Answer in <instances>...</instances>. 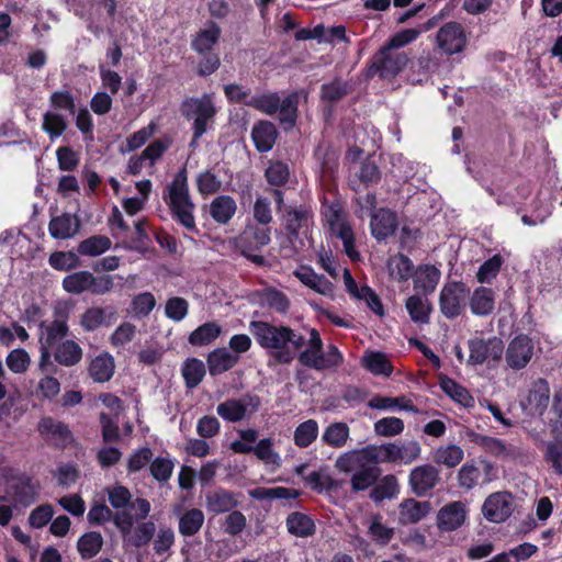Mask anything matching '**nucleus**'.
Returning a JSON list of instances; mask_svg holds the SVG:
<instances>
[{
    "instance_id": "f257e3e1",
    "label": "nucleus",
    "mask_w": 562,
    "mask_h": 562,
    "mask_svg": "<svg viewBox=\"0 0 562 562\" xmlns=\"http://www.w3.org/2000/svg\"><path fill=\"white\" fill-rule=\"evenodd\" d=\"M249 331L259 347L282 364L292 362L305 342L304 337L293 328L265 321H251Z\"/></svg>"
},
{
    "instance_id": "f03ea898",
    "label": "nucleus",
    "mask_w": 562,
    "mask_h": 562,
    "mask_svg": "<svg viewBox=\"0 0 562 562\" xmlns=\"http://www.w3.org/2000/svg\"><path fill=\"white\" fill-rule=\"evenodd\" d=\"M162 199L168 205L173 221L189 233H199L194 215L195 204L190 194L188 171L184 167L178 170L172 181L167 186Z\"/></svg>"
},
{
    "instance_id": "7ed1b4c3",
    "label": "nucleus",
    "mask_w": 562,
    "mask_h": 562,
    "mask_svg": "<svg viewBox=\"0 0 562 562\" xmlns=\"http://www.w3.org/2000/svg\"><path fill=\"white\" fill-rule=\"evenodd\" d=\"M217 111L214 93L205 92L200 97H187L182 100L180 113L188 122H191L190 147H195L200 138L213 128Z\"/></svg>"
},
{
    "instance_id": "20e7f679",
    "label": "nucleus",
    "mask_w": 562,
    "mask_h": 562,
    "mask_svg": "<svg viewBox=\"0 0 562 562\" xmlns=\"http://www.w3.org/2000/svg\"><path fill=\"white\" fill-rule=\"evenodd\" d=\"M321 213L331 235L342 241L346 255L352 261L360 260V254L355 247V234L346 218V212L341 201L336 196L329 200L324 195Z\"/></svg>"
},
{
    "instance_id": "39448f33",
    "label": "nucleus",
    "mask_w": 562,
    "mask_h": 562,
    "mask_svg": "<svg viewBox=\"0 0 562 562\" xmlns=\"http://www.w3.org/2000/svg\"><path fill=\"white\" fill-rule=\"evenodd\" d=\"M394 445L395 442L369 445L361 449L346 451L336 459L335 469L348 474L355 465H362L363 462L375 467L380 463H394Z\"/></svg>"
},
{
    "instance_id": "423d86ee",
    "label": "nucleus",
    "mask_w": 562,
    "mask_h": 562,
    "mask_svg": "<svg viewBox=\"0 0 562 562\" xmlns=\"http://www.w3.org/2000/svg\"><path fill=\"white\" fill-rule=\"evenodd\" d=\"M308 334V347L296 355L302 366L323 371L337 368L344 362V356L335 345H329L327 350L323 351L324 345L317 329L312 328Z\"/></svg>"
},
{
    "instance_id": "0eeeda50",
    "label": "nucleus",
    "mask_w": 562,
    "mask_h": 562,
    "mask_svg": "<svg viewBox=\"0 0 562 562\" xmlns=\"http://www.w3.org/2000/svg\"><path fill=\"white\" fill-rule=\"evenodd\" d=\"M136 515L130 512H115L114 526L121 533L124 547L142 548L147 546L156 533L153 521H143L136 525Z\"/></svg>"
},
{
    "instance_id": "6e6552de",
    "label": "nucleus",
    "mask_w": 562,
    "mask_h": 562,
    "mask_svg": "<svg viewBox=\"0 0 562 562\" xmlns=\"http://www.w3.org/2000/svg\"><path fill=\"white\" fill-rule=\"evenodd\" d=\"M496 479L494 464L485 458L477 457L467 460L458 471V486L471 491L477 486L490 484Z\"/></svg>"
},
{
    "instance_id": "1a4fd4ad",
    "label": "nucleus",
    "mask_w": 562,
    "mask_h": 562,
    "mask_svg": "<svg viewBox=\"0 0 562 562\" xmlns=\"http://www.w3.org/2000/svg\"><path fill=\"white\" fill-rule=\"evenodd\" d=\"M470 295L469 286L461 281H450L443 284L439 294V308L448 319L461 315Z\"/></svg>"
},
{
    "instance_id": "9d476101",
    "label": "nucleus",
    "mask_w": 562,
    "mask_h": 562,
    "mask_svg": "<svg viewBox=\"0 0 562 562\" xmlns=\"http://www.w3.org/2000/svg\"><path fill=\"white\" fill-rule=\"evenodd\" d=\"M260 405V397L248 393L240 398H231L218 404L216 413L226 422L237 423L255 414Z\"/></svg>"
},
{
    "instance_id": "9b49d317",
    "label": "nucleus",
    "mask_w": 562,
    "mask_h": 562,
    "mask_svg": "<svg viewBox=\"0 0 562 562\" xmlns=\"http://www.w3.org/2000/svg\"><path fill=\"white\" fill-rule=\"evenodd\" d=\"M383 45L372 57L370 72L384 79L394 78L406 66L408 58L404 53H393Z\"/></svg>"
},
{
    "instance_id": "f8f14e48",
    "label": "nucleus",
    "mask_w": 562,
    "mask_h": 562,
    "mask_svg": "<svg viewBox=\"0 0 562 562\" xmlns=\"http://www.w3.org/2000/svg\"><path fill=\"white\" fill-rule=\"evenodd\" d=\"M108 498L112 508L116 512H130L136 509V519H146L150 513L151 506L146 498H136L132 501V493L122 485L106 488Z\"/></svg>"
},
{
    "instance_id": "ddd939ff",
    "label": "nucleus",
    "mask_w": 562,
    "mask_h": 562,
    "mask_svg": "<svg viewBox=\"0 0 562 562\" xmlns=\"http://www.w3.org/2000/svg\"><path fill=\"white\" fill-rule=\"evenodd\" d=\"M37 431L47 445L56 448H66L75 441L69 427L50 416L41 418L37 424Z\"/></svg>"
},
{
    "instance_id": "4468645a",
    "label": "nucleus",
    "mask_w": 562,
    "mask_h": 562,
    "mask_svg": "<svg viewBox=\"0 0 562 562\" xmlns=\"http://www.w3.org/2000/svg\"><path fill=\"white\" fill-rule=\"evenodd\" d=\"M470 364L479 366L490 361L501 360L504 352V344L499 338L493 337L487 340L474 338L469 340Z\"/></svg>"
},
{
    "instance_id": "2eb2a0df",
    "label": "nucleus",
    "mask_w": 562,
    "mask_h": 562,
    "mask_svg": "<svg viewBox=\"0 0 562 562\" xmlns=\"http://www.w3.org/2000/svg\"><path fill=\"white\" fill-rule=\"evenodd\" d=\"M270 228H261L254 225L247 226L243 233L229 239V245L243 256L260 250L270 243Z\"/></svg>"
},
{
    "instance_id": "dca6fc26",
    "label": "nucleus",
    "mask_w": 562,
    "mask_h": 562,
    "mask_svg": "<svg viewBox=\"0 0 562 562\" xmlns=\"http://www.w3.org/2000/svg\"><path fill=\"white\" fill-rule=\"evenodd\" d=\"M515 509V501L508 492L491 494L483 503V516L491 522H503L508 519Z\"/></svg>"
},
{
    "instance_id": "f3484780",
    "label": "nucleus",
    "mask_w": 562,
    "mask_h": 562,
    "mask_svg": "<svg viewBox=\"0 0 562 562\" xmlns=\"http://www.w3.org/2000/svg\"><path fill=\"white\" fill-rule=\"evenodd\" d=\"M440 482L438 469L429 463L417 465L411 470L408 485L414 495L426 496Z\"/></svg>"
},
{
    "instance_id": "a211bd4d",
    "label": "nucleus",
    "mask_w": 562,
    "mask_h": 562,
    "mask_svg": "<svg viewBox=\"0 0 562 562\" xmlns=\"http://www.w3.org/2000/svg\"><path fill=\"white\" fill-rule=\"evenodd\" d=\"M438 47L448 55L462 52L467 45L463 26L459 22H448L442 25L436 35Z\"/></svg>"
},
{
    "instance_id": "6ab92c4d",
    "label": "nucleus",
    "mask_w": 562,
    "mask_h": 562,
    "mask_svg": "<svg viewBox=\"0 0 562 562\" xmlns=\"http://www.w3.org/2000/svg\"><path fill=\"white\" fill-rule=\"evenodd\" d=\"M533 355L532 340L526 335L515 337L506 349L505 360L513 370L524 369Z\"/></svg>"
},
{
    "instance_id": "aec40b11",
    "label": "nucleus",
    "mask_w": 562,
    "mask_h": 562,
    "mask_svg": "<svg viewBox=\"0 0 562 562\" xmlns=\"http://www.w3.org/2000/svg\"><path fill=\"white\" fill-rule=\"evenodd\" d=\"M38 482L26 474L13 477L9 486V493L13 502L24 507L35 503L38 496Z\"/></svg>"
},
{
    "instance_id": "412c9836",
    "label": "nucleus",
    "mask_w": 562,
    "mask_h": 562,
    "mask_svg": "<svg viewBox=\"0 0 562 562\" xmlns=\"http://www.w3.org/2000/svg\"><path fill=\"white\" fill-rule=\"evenodd\" d=\"M344 283L346 291L355 299L366 302L367 306L379 317L385 312L379 295L368 285L358 286L348 269L344 270Z\"/></svg>"
},
{
    "instance_id": "4be33fe9",
    "label": "nucleus",
    "mask_w": 562,
    "mask_h": 562,
    "mask_svg": "<svg viewBox=\"0 0 562 562\" xmlns=\"http://www.w3.org/2000/svg\"><path fill=\"white\" fill-rule=\"evenodd\" d=\"M313 214L305 206L289 207L283 215L284 227L291 239L306 236L312 223Z\"/></svg>"
},
{
    "instance_id": "5701e85b",
    "label": "nucleus",
    "mask_w": 562,
    "mask_h": 562,
    "mask_svg": "<svg viewBox=\"0 0 562 562\" xmlns=\"http://www.w3.org/2000/svg\"><path fill=\"white\" fill-rule=\"evenodd\" d=\"M467 516L468 509L464 503L460 501L448 503L437 513V527L441 531H454L465 522Z\"/></svg>"
},
{
    "instance_id": "b1692460",
    "label": "nucleus",
    "mask_w": 562,
    "mask_h": 562,
    "mask_svg": "<svg viewBox=\"0 0 562 562\" xmlns=\"http://www.w3.org/2000/svg\"><path fill=\"white\" fill-rule=\"evenodd\" d=\"M116 311L112 306H92L80 316V326L85 331H94L101 326H110L116 321Z\"/></svg>"
},
{
    "instance_id": "393cba45",
    "label": "nucleus",
    "mask_w": 562,
    "mask_h": 562,
    "mask_svg": "<svg viewBox=\"0 0 562 562\" xmlns=\"http://www.w3.org/2000/svg\"><path fill=\"white\" fill-rule=\"evenodd\" d=\"M371 233L376 240H385L392 236L397 228V216L395 212L380 209L372 214Z\"/></svg>"
},
{
    "instance_id": "a878e982",
    "label": "nucleus",
    "mask_w": 562,
    "mask_h": 562,
    "mask_svg": "<svg viewBox=\"0 0 562 562\" xmlns=\"http://www.w3.org/2000/svg\"><path fill=\"white\" fill-rule=\"evenodd\" d=\"M80 226V220L77 215L63 213L49 221L48 232L55 239H68L79 232Z\"/></svg>"
},
{
    "instance_id": "bb28decb",
    "label": "nucleus",
    "mask_w": 562,
    "mask_h": 562,
    "mask_svg": "<svg viewBox=\"0 0 562 562\" xmlns=\"http://www.w3.org/2000/svg\"><path fill=\"white\" fill-rule=\"evenodd\" d=\"M351 472L353 474L350 479V486L353 493L363 492L370 487L373 488L381 474L380 469L371 465L369 462H363L362 465H355Z\"/></svg>"
},
{
    "instance_id": "cd10ccee",
    "label": "nucleus",
    "mask_w": 562,
    "mask_h": 562,
    "mask_svg": "<svg viewBox=\"0 0 562 562\" xmlns=\"http://www.w3.org/2000/svg\"><path fill=\"white\" fill-rule=\"evenodd\" d=\"M239 361V356L234 355L227 348H216L206 358L209 373L212 376L223 374L233 369Z\"/></svg>"
},
{
    "instance_id": "c85d7f7f",
    "label": "nucleus",
    "mask_w": 562,
    "mask_h": 562,
    "mask_svg": "<svg viewBox=\"0 0 562 562\" xmlns=\"http://www.w3.org/2000/svg\"><path fill=\"white\" fill-rule=\"evenodd\" d=\"M304 285L322 295H331L333 283L322 274H317L311 267L302 266L293 273Z\"/></svg>"
},
{
    "instance_id": "c756f323",
    "label": "nucleus",
    "mask_w": 562,
    "mask_h": 562,
    "mask_svg": "<svg viewBox=\"0 0 562 562\" xmlns=\"http://www.w3.org/2000/svg\"><path fill=\"white\" fill-rule=\"evenodd\" d=\"M430 512L429 502H418L414 498L404 499L398 506V520L402 525L420 521Z\"/></svg>"
},
{
    "instance_id": "7c9ffc66",
    "label": "nucleus",
    "mask_w": 562,
    "mask_h": 562,
    "mask_svg": "<svg viewBox=\"0 0 562 562\" xmlns=\"http://www.w3.org/2000/svg\"><path fill=\"white\" fill-rule=\"evenodd\" d=\"M40 330V345L53 348L68 335L69 327L67 321L61 318L50 323H41Z\"/></svg>"
},
{
    "instance_id": "2f4dec72",
    "label": "nucleus",
    "mask_w": 562,
    "mask_h": 562,
    "mask_svg": "<svg viewBox=\"0 0 562 562\" xmlns=\"http://www.w3.org/2000/svg\"><path fill=\"white\" fill-rule=\"evenodd\" d=\"M468 299L470 310L476 316H487L494 311L495 293L490 288L479 286Z\"/></svg>"
},
{
    "instance_id": "473e14b6",
    "label": "nucleus",
    "mask_w": 562,
    "mask_h": 562,
    "mask_svg": "<svg viewBox=\"0 0 562 562\" xmlns=\"http://www.w3.org/2000/svg\"><path fill=\"white\" fill-rule=\"evenodd\" d=\"M441 272L431 265L419 266L414 273V288L424 295L431 294L439 283Z\"/></svg>"
},
{
    "instance_id": "72a5a7b5",
    "label": "nucleus",
    "mask_w": 562,
    "mask_h": 562,
    "mask_svg": "<svg viewBox=\"0 0 562 562\" xmlns=\"http://www.w3.org/2000/svg\"><path fill=\"white\" fill-rule=\"evenodd\" d=\"M278 132L276 126L268 121H261L254 125L251 138L255 147L259 153H267L272 149Z\"/></svg>"
},
{
    "instance_id": "f704fd0d",
    "label": "nucleus",
    "mask_w": 562,
    "mask_h": 562,
    "mask_svg": "<svg viewBox=\"0 0 562 562\" xmlns=\"http://www.w3.org/2000/svg\"><path fill=\"white\" fill-rule=\"evenodd\" d=\"M90 378L97 383L108 382L114 374L115 363L109 352H102L93 358L88 368Z\"/></svg>"
},
{
    "instance_id": "c9c22d12",
    "label": "nucleus",
    "mask_w": 562,
    "mask_h": 562,
    "mask_svg": "<svg viewBox=\"0 0 562 562\" xmlns=\"http://www.w3.org/2000/svg\"><path fill=\"white\" fill-rule=\"evenodd\" d=\"M236 495L225 490H216L206 495V508L214 515L228 513L237 507Z\"/></svg>"
},
{
    "instance_id": "e433bc0d",
    "label": "nucleus",
    "mask_w": 562,
    "mask_h": 562,
    "mask_svg": "<svg viewBox=\"0 0 562 562\" xmlns=\"http://www.w3.org/2000/svg\"><path fill=\"white\" fill-rule=\"evenodd\" d=\"M221 37V27L213 21L209 22L206 27L200 30L192 40L191 47L198 54L209 53Z\"/></svg>"
},
{
    "instance_id": "4c0bfd02",
    "label": "nucleus",
    "mask_w": 562,
    "mask_h": 562,
    "mask_svg": "<svg viewBox=\"0 0 562 562\" xmlns=\"http://www.w3.org/2000/svg\"><path fill=\"white\" fill-rule=\"evenodd\" d=\"M464 458L463 449L456 445H442L432 451V462L437 465H443L447 469H453L461 463Z\"/></svg>"
},
{
    "instance_id": "58836bf2",
    "label": "nucleus",
    "mask_w": 562,
    "mask_h": 562,
    "mask_svg": "<svg viewBox=\"0 0 562 562\" xmlns=\"http://www.w3.org/2000/svg\"><path fill=\"white\" fill-rule=\"evenodd\" d=\"M83 356L82 348L71 339L59 342L54 352V359L64 367L78 364Z\"/></svg>"
},
{
    "instance_id": "ea45409f",
    "label": "nucleus",
    "mask_w": 562,
    "mask_h": 562,
    "mask_svg": "<svg viewBox=\"0 0 562 562\" xmlns=\"http://www.w3.org/2000/svg\"><path fill=\"white\" fill-rule=\"evenodd\" d=\"M550 400V386L546 379L539 378L532 383L527 396L528 406L540 415L547 409Z\"/></svg>"
},
{
    "instance_id": "a19ab883",
    "label": "nucleus",
    "mask_w": 562,
    "mask_h": 562,
    "mask_svg": "<svg viewBox=\"0 0 562 562\" xmlns=\"http://www.w3.org/2000/svg\"><path fill=\"white\" fill-rule=\"evenodd\" d=\"M289 533L306 538L315 533L314 520L306 514L294 512L291 513L285 520Z\"/></svg>"
},
{
    "instance_id": "79ce46f5",
    "label": "nucleus",
    "mask_w": 562,
    "mask_h": 562,
    "mask_svg": "<svg viewBox=\"0 0 562 562\" xmlns=\"http://www.w3.org/2000/svg\"><path fill=\"white\" fill-rule=\"evenodd\" d=\"M236 203L229 195H220L210 204V214L212 218L220 224H226L236 213Z\"/></svg>"
},
{
    "instance_id": "37998d69",
    "label": "nucleus",
    "mask_w": 562,
    "mask_h": 562,
    "mask_svg": "<svg viewBox=\"0 0 562 562\" xmlns=\"http://www.w3.org/2000/svg\"><path fill=\"white\" fill-rule=\"evenodd\" d=\"M222 334V326L217 322H207L195 328L188 338L192 346H207Z\"/></svg>"
},
{
    "instance_id": "c03bdc74",
    "label": "nucleus",
    "mask_w": 562,
    "mask_h": 562,
    "mask_svg": "<svg viewBox=\"0 0 562 562\" xmlns=\"http://www.w3.org/2000/svg\"><path fill=\"white\" fill-rule=\"evenodd\" d=\"M111 245L112 241L108 236L93 235L78 244L77 252L80 256L97 257L106 252L111 248Z\"/></svg>"
},
{
    "instance_id": "a18cd8bd",
    "label": "nucleus",
    "mask_w": 562,
    "mask_h": 562,
    "mask_svg": "<svg viewBox=\"0 0 562 562\" xmlns=\"http://www.w3.org/2000/svg\"><path fill=\"white\" fill-rule=\"evenodd\" d=\"M255 456L261 460L271 471L278 470L282 464L280 454L273 449V439L263 438L254 448Z\"/></svg>"
},
{
    "instance_id": "49530a36",
    "label": "nucleus",
    "mask_w": 562,
    "mask_h": 562,
    "mask_svg": "<svg viewBox=\"0 0 562 562\" xmlns=\"http://www.w3.org/2000/svg\"><path fill=\"white\" fill-rule=\"evenodd\" d=\"M405 307L409 314L411 319L418 324H428L429 316L432 311L431 304L428 300L418 295H412L406 300Z\"/></svg>"
},
{
    "instance_id": "de8ad7c7",
    "label": "nucleus",
    "mask_w": 562,
    "mask_h": 562,
    "mask_svg": "<svg viewBox=\"0 0 562 562\" xmlns=\"http://www.w3.org/2000/svg\"><path fill=\"white\" fill-rule=\"evenodd\" d=\"M349 434L350 429L346 423H333L325 428L322 441L331 448H341L347 443Z\"/></svg>"
},
{
    "instance_id": "09e8293b",
    "label": "nucleus",
    "mask_w": 562,
    "mask_h": 562,
    "mask_svg": "<svg viewBox=\"0 0 562 562\" xmlns=\"http://www.w3.org/2000/svg\"><path fill=\"white\" fill-rule=\"evenodd\" d=\"M249 495L257 501L295 499L300 496V492L283 486L256 487L249 492Z\"/></svg>"
},
{
    "instance_id": "8fccbe9b",
    "label": "nucleus",
    "mask_w": 562,
    "mask_h": 562,
    "mask_svg": "<svg viewBox=\"0 0 562 562\" xmlns=\"http://www.w3.org/2000/svg\"><path fill=\"white\" fill-rule=\"evenodd\" d=\"M398 491L397 479L392 474H387L373 485L370 492V498L375 503H380L384 499L393 498L398 494Z\"/></svg>"
},
{
    "instance_id": "3c124183",
    "label": "nucleus",
    "mask_w": 562,
    "mask_h": 562,
    "mask_svg": "<svg viewBox=\"0 0 562 562\" xmlns=\"http://www.w3.org/2000/svg\"><path fill=\"white\" fill-rule=\"evenodd\" d=\"M387 268L391 277L398 282L407 281L414 276V263L403 254L391 257L387 261Z\"/></svg>"
},
{
    "instance_id": "603ef678",
    "label": "nucleus",
    "mask_w": 562,
    "mask_h": 562,
    "mask_svg": "<svg viewBox=\"0 0 562 562\" xmlns=\"http://www.w3.org/2000/svg\"><path fill=\"white\" fill-rule=\"evenodd\" d=\"M351 90L348 81L336 78L330 82H326L321 87V100L329 104L336 103L344 99Z\"/></svg>"
},
{
    "instance_id": "864d4df0",
    "label": "nucleus",
    "mask_w": 562,
    "mask_h": 562,
    "mask_svg": "<svg viewBox=\"0 0 562 562\" xmlns=\"http://www.w3.org/2000/svg\"><path fill=\"white\" fill-rule=\"evenodd\" d=\"M299 100L300 95L297 92H292L283 99L280 98V105L277 113L281 124H286L289 127H293L295 125Z\"/></svg>"
},
{
    "instance_id": "5fc2aeb1",
    "label": "nucleus",
    "mask_w": 562,
    "mask_h": 562,
    "mask_svg": "<svg viewBox=\"0 0 562 562\" xmlns=\"http://www.w3.org/2000/svg\"><path fill=\"white\" fill-rule=\"evenodd\" d=\"M204 524V514L201 509L192 508L179 518V532L184 537L194 536Z\"/></svg>"
},
{
    "instance_id": "6e6d98bb",
    "label": "nucleus",
    "mask_w": 562,
    "mask_h": 562,
    "mask_svg": "<svg viewBox=\"0 0 562 562\" xmlns=\"http://www.w3.org/2000/svg\"><path fill=\"white\" fill-rule=\"evenodd\" d=\"M280 105V95L278 92H265L251 95L247 106L254 108L267 115H273L278 112Z\"/></svg>"
},
{
    "instance_id": "4d7b16f0",
    "label": "nucleus",
    "mask_w": 562,
    "mask_h": 562,
    "mask_svg": "<svg viewBox=\"0 0 562 562\" xmlns=\"http://www.w3.org/2000/svg\"><path fill=\"white\" fill-rule=\"evenodd\" d=\"M103 538L98 531L83 533L77 542V549L82 559L95 557L102 549Z\"/></svg>"
},
{
    "instance_id": "13d9d810",
    "label": "nucleus",
    "mask_w": 562,
    "mask_h": 562,
    "mask_svg": "<svg viewBox=\"0 0 562 562\" xmlns=\"http://www.w3.org/2000/svg\"><path fill=\"white\" fill-rule=\"evenodd\" d=\"M91 272L87 270L77 271L63 279V289L74 295L89 292Z\"/></svg>"
},
{
    "instance_id": "bf43d9fd",
    "label": "nucleus",
    "mask_w": 562,
    "mask_h": 562,
    "mask_svg": "<svg viewBox=\"0 0 562 562\" xmlns=\"http://www.w3.org/2000/svg\"><path fill=\"white\" fill-rule=\"evenodd\" d=\"M318 424L315 419H307L295 428L293 440L299 448L310 447L318 437Z\"/></svg>"
},
{
    "instance_id": "052dcab7",
    "label": "nucleus",
    "mask_w": 562,
    "mask_h": 562,
    "mask_svg": "<svg viewBox=\"0 0 562 562\" xmlns=\"http://www.w3.org/2000/svg\"><path fill=\"white\" fill-rule=\"evenodd\" d=\"M420 454L422 447L416 440L394 445V464H411L417 461Z\"/></svg>"
},
{
    "instance_id": "680f3d73",
    "label": "nucleus",
    "mask_w": 562,
    "mask_h": 562,
    "mask_svg": "<svg viewBox=\"0 0 562 562\" xmlns=\"http://www.w3.org/2000/svg\"><path fill=\"white\" fill-rule=\"evenodd\" d=\"M261 304L279 314H286L290 310L288 296L276 289H265L260 295Z\"/></svg>"
},
{
    "instance_id": "e2e57ef3",
    "label": "nucleus",
    "mask_w": 562,
    "mask_h": 562,
    "mask_svg": "<svg viewBox=\"0 0 562 562\" xmlns=\"http://www.w3.org/2000/svg\"><path fill=\"white\" fill-rule=\"evenodd\" d=\"M442 391L450 396L453 401L461 404L463 407H471L474 404V398L470 392L454 380L446 378L441 380Z\"/></svg>"
},
{
    "instance_id": "0e129e2a",
    "label": "nucleus",
    "mask_w": 562,
    "mask_h": 562,
    "mask_svg": "<svg viewBox=\"0 0 562 562\" xmlns=\"http://www.w3.org/2000/svg\"><path fill=\"white\" fill-rule=\"evenodd\" d=\"M303 480L311 490L317 493H322L324 491H333L337 487L336 481L324 469L310 472L303 476Z\"/></svg>"
},
{
    "instance_id": "69168bd1",
    "label": "nucleus",
    "mask_w": 562,
    "mask_h": 562,
    "mask_svg": "<svg viewBox=\"0 0 562 562\" xmlns=\"http://www.w3.org/2000/svg\"><path fill=\"white\" fill-rule=\"evenodd\" d=\"M181 371L186 386L188 389H194L201 383L205 375V364L196 358L188 359Z\"/></svg>"
},
{
    "instance_id": "338daca9",
    "label": "nucleus",
    "mask_w": 562,
    "mask_h": 562,
    "mask_svg": "<svg viewBox=\"0 0 562 562\" xmlns=\"http://www.w3.org/2000/svg\"><path fill=\"white\" fill-rule=\"evenodd\" d=\"M404 422L398 417H383L373 425L375 435L380 437H395L404 431Z\"/></svg>"
},
{
    "instance_id": "774afa93",
    "label": "nucleus",
    "mask_w": 562,
    "mask_h": 562,
    "mask_svg": "<svg viewBox=\"0 0 562 562\" xmlns=\"http://www.w3.org/2000/svg\"><path fill=\"white\" fill-rule=\"evenodd\" d=\"M66 119L56 112H46L43 116V130L52 140L58 138L67 128Z\"/></svg>"
}]
</instances>
